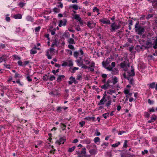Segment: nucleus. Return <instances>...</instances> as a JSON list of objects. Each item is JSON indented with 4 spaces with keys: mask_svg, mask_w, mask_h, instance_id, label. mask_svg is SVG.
<instances>
[{
    "mask_svg": "<svg viewBox=\"0 0 157 157\" xmlns=\"http://www.w3.org/2000/svg\"><path fill=\"white\" fill-rule=\"evenodd\" d=\"M152 44V45H153V48L154 49H156L157 48V37L154 40V41L153 42Z\"/></svg>",
    "mask_w": 157,
    "mask_h": 157,
    "instance_id": "obj_19",
    "label": "nucleus"
},
{
    "mask_svg": "<svg viewBox=\"0 0 157 157\" xmlns=\"http://www.w3.org/2000/svg\"><path fill=\"white\" fill-rule=\"evenodd\" d=\"M43 79L44 81H47L48 79V76L47 75H45V76H44L43 77Z\"/></svg>",
    "mask_w": 157,
    "mask_h": 157,
    "instance_id": "obj_57",
    "label": "nucleus"
},
{
    "mask_svg": "<svg viewBox=\"0 0 157 157\" xmlns=\"http://www.w3.org/2000/svg\"><path fill=\"white\" fill-rule=\"evenodd\" d=\"M37 52V51L34 49H32L30 50V53L31 54H35Z\"/></svg>",
    "mask_w": 157,
    "mask_h": 157,
    "instance_id": "obj_43",
    "label": "nucleus"
},
{
    "mask_svg": "<svg viewBox=\"0 0 157 157\" xmlns=\"http://www.w3.org/2000/svg\"><path fill=\"white\" fill-rule=\"evenodd\" d=\"M120 143L119 142H118L117 143H116L115 144H113L112 145V146L113 147H115L118 146L120 145Z\"/></svg>",
    "mask_w": 157,
    "mask_h": 157,
    "instance_id": "obj_39",
    "label": "nucleus"
},
{
    "mask_svg": "<svg viewBox=\"0 0 157 157\" xmlns=\"http://www.w3.org/2000/svg\"><path fill=\"white\" fill-rule=\"evenodd\" d=\"M84 143L86 144H90V139H85L83 141Z\"/></svg>",
    "mask_w": 157,
    "mask_h": 157,
    "instance_id": "obj_31",
    "label": "nucleus"
},
{
    "mask_svg": "<svg viewBox=\"0 0 157 157\" xmlns=\"http://www.w3.org/2000/svg\"><path fill=\"white\" fill-rule=\"evenodd\" d=\"M76 147L74 146H73L71 148H69L68 150V152H71L73 151L75 149Z\"/></svg>",
    "mask_w": 157,
    "mask_h": 157,
    "instance_id": "obj_35",
    "label": "nucleus"
},
{
    "mask_svg": "<svg viewBox=\"0 0 157 157\" xmlns=\"http://www.w3.org/2000/svg\"><path fill=\"white\" fill-rule=\"evenodd\" d=\"M74 18L75 19L80 21L81 20V18L78 14H75L74 16Z\"/></svg>",
    "mask_w": 157,
    "mask_h": 157,
    "instance_id": "obj_28",
    "label": "nucleus"
},
{
    "mask_svg": "<svg viewBox=\"0 0 157 157\" xmlns=\"http://www.w3.org/2000/svg\"><path fill=\"white\" fill-rule=\"evenodd\" d=\"M26 19L28 21H33V19L30 16H27Z\"/></svg>",
    "mask_w": 157,
    "mask_h": 157,
    "instance_id": "obj_32",
    "label": "nucleus"
},
{
    "mask_svg": "<svg viewBox=\"0 0 157 157\" xmlns=\"http://www.w3.org/2000/svg\"><path fill=\"white\" fill-rule=\"evenodd\" d=\"M105 95H104L102 99L100 100V102L98 103V105H101L104 104L105 103L106 101V100L105 99Z\"/></svg>",
    "mask_w": 157,
    "mask_h": 157,
    "instance_id": "obj_11",
    "label": "nucleus"
},
{
    "mask_svg": "<svg viewBox=\"0 0 157 157\" xmlns=\"http://www.w3.org/2000/svg\"><path fill=\"white\" fill-rule=\"evenodd\" d=\"M102 64L103 67H105L106 69V68L107 67L106 66H107V65H108V64H106V63H105V62L104 61L102 62Z\"/></svg>",
    "mask_w": 157,
    "mask_h": 157,
    "instance_id": "obj_58",
    "label": "nucleus"
},
{
    "mask_svg": "<svg viewBox=\"0 0 157 157\" xmlns=\"http://www.w3.org/2000/svg\"><path fill=\"white\" fill-rule=\"evenodd\" d=\"M84 61L85 62V63L86 65H88L90 63V61L86 59H84Z\"/></svg>",
    "mask_w": 157,
    "mask_h": 157,
    "instance_id": "obj_48",
    "label": "nucleus"
},
{
    "mask_svg": "<svg viewBox=\"0 0 157 157\" xmlns=\"http://www.w3.org/2000/svg\"><path fill=\"white\" fill-rule=\"evenodd\" d=\"M68 47L69 48H70L71 49H72V50L75 49L74 47V46L71 44H69L68 45Z\"/></svg>",
    "mask_w": 157,
    "mask_h": 157,
    "instance_id": "obj_53",
    "label": "nucleus"
},
{
    "mask_svg": "<svg viewBox=\"0 0 157 157\" xmlns=\"http://www.w3.org/2000/svg\"><path fill=\"white\" fill-rule=\"evenodd\" d=\"M119 72V70L116 68H113L111 71V74L113 75L118 74Z\"/></svg>",
    "mask_w": 157,
    "mask_h": 157,
    "instance_id": "obj_16",
    "label": "nucleus"
},
{
    "mask_svg": "<svg viewBox=\"0 0 157 157\" xmlns=\"http://www.w3.org/2000/svg\"><path fill=\"white\" fill-rule=\"evenodd\" d=\"M95 118L94 117H86L85 118V119L86 120L88 121H95Z\"/></svg>",
    "mask_w": 157,
    "mask_h": 157,
    "instance_id": "obj_21",
    "label": "nucleus"
},
{
    "mask_svg": "<svg viewBox=\"0 0 157 157\" xmlns=\"http://www.w3.org/2000/svg\"><path fill=\"white\" fill-rule=\"evenodd\" d=\"M82 68H84L85 69H86L87 68L89 69L90 68L89 67L87 66L84 64H83L82 66Z\"/></svg>",
    "mask_w": 157,
    "mask_h": 157,
    "instance_id": "obj_52",
    "label": "nucleus"
},
{
    "mask_svg": "<svg viewBox=\"0 0 157 157\" xmlns=\"http://www.w3.org/2000/svg\"><path fill=\"white\" fill-rule=\"evenodd\" d=\"M149 87L152 89L155 88L157 90V83L155 84V82H152L149 85Z\"/></svg>",
    "mask_w": 157,
    "mask_h": 157,
    "instance_id": "obj_14",
    "label": "nucleus"
},
{
    "mask_svg": "<svg viewBox=\"0 0 157 157\" xmlns=\"http://www.w3.org/2000/svg\"><path fill=\"white\" fill-rule=\"evenodd\" d=\"M67 62V63L68 66L69 67H71L73 65V63L72 61L69 60Z\"/></svg>",
    "mask_w": 157,
    "mask_h": 157,
    "instance_id": "obj_34",
    "label": "nucleus"
},
{
    "mask_svg": "<svg viewBox=\"0 0 157 157\" xmlns=\"http://www.w3.org/2000/svg\"><path fill=\"white\" fill-rule=\"evenodd\" d=\"M109 113H105L103 114L102 115V116L104 117V118L106 119L107 117H109Z\"/></svg>",
    "mask_w": 157,
    "mask_h": 157,
    "instance_id": "obj_44",
    "label": "nucleus"
},
{
    "mask_svg": "<svg viewBox=\"0 0 157 157\" xmlns=\"http://www.w3.org/2000/svg\"><path fill=\"white\" fill-rule=\"evenodd\" d=\"M80 56H81V55H80ZM79 58V59L76 60V62L77 63V64H78V66H82V65H83L82 63V62H81L80 61V60H82V57L80 56Z\"/></svg>",
    "mask_w": 157,
    "mask_h": 157,
    "instance_id": "obj_17",
    "label": "nucleus"
},
{
    "mask_svg": "<svg viewBox=\"0 0 157 157\" xmlns=\"http://www.w3.org/2000/svg\"><path fill=\"white\" fill-rule=\"evenodd\" d=\"M100 138L98 137H95L94 139V142L95 143H96L98 142H100Z\"/></svg>",
    "mask_w": 157,
    "mask_h": 157,
    "instance_id": "obj_30",
    "label": "nucleus"
},
{
    "mask_svg": "<svg viewBox=\"0 0 157 157\" xmlns=\"http://www.w3.org/2000/svg\"><path fill=\"white\" fill-rule=\"evenodd\" d=\"M89 152L91 155H95L98 152L97 149H92L89 150Z\"/></svg>",
    "mask_w": 157,
    "mask_h": 157,
    "instance_id": "obj_13",
    "label": "nucleus"
},
{
    "mask_svg": "<svg viewBox=\"0 0 157 157\" xmlns=\"http://www.w3.org/2000/svg\"><path fill=\"white\" fill-rule=\"evenodd\" d=\"M67 42L69 44H75V41L72 38H70L67 40Z\"/></svg>",
    "mask_w": 157,
    "mask_h": 157,
    "instance_id": "obj_24",
    "label": "nucleus"
},
{
    "mask_svg": "<svg viewBox=\"0 0 157 157\" xmlns=\"http://www.w3.org/2000/svg\"><path fill=\"white\" fill-rule=\"evenodd\" d=\"M150 114H149L148 112H145L144 113V116L146 117H149L150 116Z\"/></svg>",
    "mask_w": 157,
    "mask_h": 157,
    "instance_id": "obj_46",
    "label": "nucleus"
},
{
    "mask_svg": "<svg viewBox=\"0 0 157 157\" xmlns=\"http://www.w3.org/2000/svg\"><path fill=\"white\" fill-rule=\"evenodd\" d=\"M65 77V76L63 75H59L58 76L57 79V82H60L62 78Z\"/></svg>",
    "mask_w": 157,
    "mask_h": 157,
    "instance_id": "obj_23",
    "label": "nucleus"
},
{
    "mask_svg": "<svg viewBox=\"0 0 157 157\" xmlns=\"http://www.w3.org/2000/svg\"><path fill=\"white\" fill-rule=\"evenodd\" d=\"M131 67L132 68L131 70H128V69H127V71H125L128 75L127 77H131L132 76H134L135 75V73L134 72V69L133 68H132V66Z\"/></svg>",
    "mask_w": 157,
    "mask_h": 157,
    "instance_id": "obj_5",
    "label": "nucleus"
},
{
    "mask_svg": "<svg viewBox=\"0 0 157 157\" xmlns=\"http://www.w3.org/2000/svg\"><path fill=\"white\" fill-rule=\"evenodd\" d=\"M135 32L140 36L142 35L145 31L144 27L140 26L139 25L138 21L136 23L135 26Z\"/></svg>",
    "mask_w": 157,
    "mask_h": 157,
    "instance_id": "obj_1",
    "label": "nucleus"
},
{
    "mask_svg": "<svg viewBox=\"0 0 157 157\" xmlns=\"http://www.w3.org/2000/svg\"><path fill=\"white\" fill-rule=\"evenodd\" d=\"M99 11V10L96 7H95L93 9V12H95V11H96L97 12H98Z\"/></svg>",
    "mask_w": 157,
    "mask_h": 157,
    "instance_id": "obj_59",
    "label": "nucleus"
},
{
    "mask_svg": "<svg viewBox=\"0 0 157 157\" xmlns=\"http://www.w3.org/2000/svg\"><path fill=\"white\" fill-rule=\"evenodd\" d=\"M108 144H109V143H108L105 142V143H103L101 144V146H103L104 145H105V147H104L103 148H105L108 145Z\"/></svg>",
    "mask_w": 157,
    "mask_h": 157,
    "instance_id": "obj_50",
    "label": "nucleus"
},
{
    "mask_svg": "<svg viewBox=\"0 0 157 157\" xmlns=\"http://www.w3.org/2000/svg\"><path fill=\"white\" fill-rule=\"evenodd\" d=\"M152 116L153 117H151V119L153 122L156 119L157 117L155 115H152Z\"/></svg>",
    "mask_w": 157,
    "mask_h": 157,
    "instance_id": "obj_41",
    "label": "nucleus"
},
{
    "mask_svg": "<svg viewBox=\"0 0 157 157\" xmlns=\"http://www.w3.org/2000/svg\"><path fill=\"white\" fill-rule=\"evenodd\" d=\"M56 78L53 75L51 76L50 77L48 76V79H49L50 81H52L55 79Z\"/></svg>",
    "mask_w": 157,
    "mask_h": 157,
    "instance_id": "obj_33",
    "label": "nucleus"
},
{
    "mask_svg": "<svg viewBox=\"0 0 157 157\" xmlns=\"http://www.w3.org/2000/svg\"><path fill=\"white\" fill-rule=\"evenodd\" d=\"M151 2L153 7L154 8H157V0H152Z\"/></svg>",
    "mask_w": 157,
    "mask_h": 157,
    "instance_id": "obj_20",
    "label": "nucleus"
},
{
    "mask_svg": "<svg viewBox=\"0 0 157 157\" xmlns=\"http://www.w3.org/2000/svg\"><path fill=\"white\" fill-rule=\"evenodd\" d=\"M113 85L115 84L117 82V77H114L113 78Z\"/></svg>",
    "mask_w": 157,
    "mask_h": 157,
    "instance_id": "obj_36",
    "label": "nucleus"
},
{
    "mask_svg": "<svg viewBox=\"0 0 157 157\" xmlns=\"http://www.w3.org/2000/svg\"><path fill=\"white\" fill-rule=\"evenodd\" d=\"M111 101L110 100H109L108 101H107V103H106L105 105L108 107H109L110 105H111Z\"/></svg>",
    "mask_w": 157,
    "mask_h": 157,
    "instance_id": "obj_40",
    "label": "nucleus"
},
{
    "mask_svg": "<svg viewBox=\"0 0 157 157\" xmlns=\"http://www.w3.org/2000/svg\"><path fill=\"white\" fill-rule=\"evenodd\" d=\"M85 122L84 121H82L79 122V124L81 125V126L82 127L85 124Z\"/></svg>",
    "mask_w": 157,
    "mask_h": 157,
    "instance_id": "obj_63",
    "label": "nucleus"
},
{
    "mask_svg": "<svg viewBox=\"0 0 157 157\" xmlns=\"http://www.w3.org/2000/svg\"><path fill=\"white\" fill-rule=\"evenodd\" d=\"M69 80L70 81L68 82V84L69 85H71L73 83H74L75 84L77 83V82L76 81L75 78L73 77V76H71L69 78Z\"/></svg>",
    "mask_w": 157,
    "mask_h": 157,
    "instance_id": "obj_9",
    "label": "nucleus"
},
{
    "mask_svg": "<svg viewBox=\"0 0 157 157\" xmlns=\"http://www.w3.org/2000/svg\"><path fill=\"white\" fill-rule=\"evenodd\" d=\"M127 79L129 80L130 84L133 85L134 84V81L132 77H127Z\"/></svg>",
    "mask_w": 157,
    "mask_h": 157,
    "instance_id": "obj_18",
    "label": "nucleus"
},
{
    "mask_svg": "<svg viewBox=\"0 0 157 157\" xmlns=\"http://www.w3.org/2000/svg\"><path fill=\"white\" fill-rule=\"evenodd\" d=\"M153 16V15L152 14H149L146 17V18L148 20L150 19V18L152 17Z\"/></svg>",
    "mask_w": 157,
    "mask_h": 157,
    "instance_id": "obj_51",
    "label": "nucleus"
},
{
    "mask_svg": "<svg viewBox=\"0 0 157 157\" xmlns=\"http://www.w3.org/2000/svg\"><path fill=\"white\" fill-rule=\"evenodd\" d=\"M86 25L90 29L94 28L96 25V23L92 21H90L87 22Z\"/></svg>",
    "mask_w": 157,
    "mask_h": 157,
    "instance_id": "obj_6",
    "label": "nucleus"
},
{
    "mask_svg": "<svg viewBox=\"0 0 157 157\" xmlns=\"http://www.w3.org/2000/svg\"><path fill=\"white\" fill-rule=\"evenodd\" d=\"M95 134L97 136H99L101 134L100 132L98 131V130L96 129V132L95 133Z\"/></svg>",
    "mask_w": 157,
    "mask_h": 157,
    "instance_id": "obj_49",
    "label": "nucleus"
},
{
    "mask_svg": "<svg viewBox=\"0 0 157 157\" xmlns=\"http://www.w3.org/2000/svg\"><path fill=\"white\" fill-rule=\"evenodd\" d=\"M66 140V139L65 137H60L58 140H57L56 142V143L59 145H60L61 144H63Z\"/></svg>",
    "mask_w": 157,
    "mask_h": 157,
    "instance_id": "obj_8",
    "label": "nucleus"
},
{
    "mask_svg": "<svg viewBox=\"0 0 157 157\" xmlns=\"http://www.w3.org/2000/svg\"><path fill=\"white\" fill-rule=\"evenodd\" d=\"M152 46V42L150 40H147L144 43L143 47L145 48L148 49L151 47Z\"/></svg>",
    "mask_w": 157,
    "mask_h": 157,
    "instance_id": "obj_4",
    "label": "nucleus"
},
{
    "mask_svg": "<svg viewBox=\"0 0 157 157\" xmlns=\"http://www.w3.org/2000/svg\"><path fill=\"white\" fill-rule=\"evenodd\" d=\"M70 7L72 8L75 10H77L78 8V5L76 4H73L70 6Z\"/></svg>",
    "mask_w": 157,
    "mask_h": 157,
    "instance_id": "obj_25",
    "label": "nucleus"
},
{
    "mask_svg": "<svg viewBox=\"0 0 157 157\" xmlns=\"http://www.w3.org/2000/svg\"><path fill=\"white\" fill-rule=\"evenodd\" d=\"M99 21L101 22L102 23L104 24H110V21L109 20H107L106 18L100 19L99 20Z\"/></svg>",
    "mask_w": 157,
    "mask_h": 157,
    "instance_id": "obj_10",
    "label": "nucleus"
},
{
    "mask_svg": "<svg viewBox=\"0 0 157 157\" xmlns=\"http://www.w3.org/2000/svg\"><path fill=\"white\" fill-rule=\"evenodd\" d=\"M120 25L118 24L117 25L115 22L112 23L111 25V28L110 29L111 32H114L115 30L118 29L120 28Z\"/></svg>",
    "mask_w": 157,
    "mask_h": 157,
    "instance_id": "obj_3",
    "label": "nucleus"
},
{
    "mask_svg": "<svg viewBox=\"0 0 157 157\" xmlns=\"http://www.w3.org/2000/svg\"><path fill=\"white\" fill-rule=\"evenodd\" d=\"M111 59L110 58H108L106 60L105 62L106 63V64H109L111 61Z\"/></svg>",
    "mask_w": 157,
    "mask_h": 157,
    "instance_id": "obj_38",
    "label": "nucleus"
},
{
    "mask_svg": "<svg viewBox=\"0 0 157 157\" xmlns=\"http://www.w3.org/2000/svg\"><path fill=\"white\" fill-rule=\"evenodd\" d=\"M115 91L113 90H110L107 92V93L111 94L113 93H115Z\"/></svg>",
    "mask_w": 157,
    "mask_h": 157,
    "instance_id": "obj_64",
    "label": "nucleus"
},
{
    "mask_svg": "<svg viewBox=\"0 0 157 157\" xmlns=\"http://www.w3.org/2000/svg\"><path fill=\"white\" fill-rule=\"evenodd\" d=\"M25 4V3L22 2H20L18 4V5L20 7H22Z\"/></svg>",
    "mask_w": 157,
    "mask_h": 157,
    "instance_id": "obj_45",
    "label": "nucleus"
},
{
    "mask_svg": "<svg viewBox=\"0 0 157 157\" xmlns=\"http://www.w3.org/2000/svg\"><path fill=\"white\" fill-rule=\"evenodd\" d=\"M27 76L26 77V79H27V81L29 82H31L32 81V79L30 78V76H29V75L27 74Z\"/></svg>",
    "mask_w": 157,
    "mask_h": 157,
    "instance_id": "obj_37",
    "label": "nucleus"
},
{
    "mask_svg": "<svg viewBox=\"0 0 157 157\" xmlns=\"http://www.w3.org/2000/svg\"><path fill=\"white\" fill-rule=\"evenodd\" d=\"M148 103L150 105H152L154 103V101L152 100H151L150 99L148 100Z\"/></svg>",
    "mask_w": 157,
    "mask_h": 157,
    "instance_id": "obj_56",
    "label": "nucleus"
},
{
    "mask_svg": "<svg viewBox=\"0 0 157 157\" xmlns=\"http://www.w3.org/2000/svg\"><path fill=\"white\" fill-rule=\"evenodd\" d=\"M113 68V67H112L111 66H110V65H109L108 67L106 68V69L107 70H108V71H112Z\"/></svg>",
    "mask_w": 157,
    "mask_h": 157,
    "instance_id": "obj_42",
    "label": "nucleus"
},
{
    "mask_svg": "<svg viewBox=\"0 0 157 157\" xmlns=\"http://www.w3.org/2000/svg\"><path fill=\"white\" fill-rule=\"evenodd\" d=\"M14 17L15 19H21L22 18V16L20 14H17L15 15H14L13 16Z\"/></svg>",
    "mask_w": 157,
    "mask_h": 157,
    "instance_id": "obj_27",
    "label": "nucleus"
},
{
    "mask_svg": "<svg viewBox=\"0 0 157 157\" xmlns=\"http://www.w3.org/2000/svg\"><path fill=\"white\" fill-rule=\"evenodd\" d=\"M58 42V40L56 39H55L53 42H52V44L51 45L52 47H53L55 46H57V43Z\"/></svg>",
    "mask_w": 157,
    "mask_h": 157,
    "instance_id": "obj_29",
    "label": "nucleus"
},
{
    "mask_svg": "<svg viewBox=\"0 0 157 157\" xmlns=\"http://www.w3.org/2000/svg\"><path fill=\"white\" fill-rule=\"evenodd\" d=\"M40 26H38V27H36L35 28V31L36 32H39L40 31Z\"/></svg>",
    "mask_w": 157,
    "mask_h": 157,
    "instance_id": "obj_61",
    "label": "nucleus"
},
{
    "mask_svg": "<svg viewBox=\"0 0 157 157\" xmlns=\"http://www.w3.org/2000/svg\"><path fill=\"white\" fill-rule=\"evenodd\" d=\"M109 82H106V83L104 85H103L102 86H101V88L104 89L106 90L108 89L109 86V84H108Z\"/></svg>",
    "mask_w": 157,
    "mask_h": 157,
    "instance_id": "obj_22",
    "label": "nucleus"
},
{
    "mask_svg": "<svg viewBox=\"0 0 157 157\" xmlns=\"http://www.w3.org/2000/svg\"><path fill=\"white\" fill-rule=\"evenodd\" d=\"M79 53L81 54V55H82L83 54V52L82 49H81L78 51H75L74 52L73 56L76 58H77L79 55Z\"/></svg>",
    "mask_w": 157,
    "mask_h": 157,
    "instance_id": "obj_7",
    "label": "nucleus"
},
{
    "mask_svg": "<svg viewBox=\"0 0 157 157\" xmlns=\"http://www.w3.org/2000/svg\"><path fill=\"white\" fill-rule=\"evenodd\" d=\"M128 141L127 140H125L124 141V144L123 145V147H126L127 146V143Z\"/></svg>",
    "mask_w": 157,
    "mask_h": 157,
    "instance_id": "obj_60",
    "label": "nucleus"
},
{
    "mask_svg": "<svg viewBox=\"0 0 157 157\" xmlns=\"http://www.w3.org/2000/svg\"><path fill=\"white\" fill-rule=\"evenodd\" d=\"M135 49H143V47L138 45L136 46V47L135 48Z\"/></svg>",
    "mask_w": 157,
    "mask_h": 157,
    "instance_id": "obj_54",
    "label": "nucleus"
},
{
    "mask_svg": "<svg viewBox=\"0 0 157 157\" xmlns=\"http://www.w3.org/2000/svg\"><path fill=\"white\" fill-rule=\"evenodd\" d=\"M7 60V57L5 55H3L0 57V63L4 61L5 62Z\"/></svg>",
    "mask_w": 157,
    "mask_h": 157,
    "instance_id": "obj_15",
    "label": "nucleus"
},
{
    "mask_svg": "<svg viewBox=\"0 0 157 157\" xmlns=\"http://www.w3.org/2000/svg\"><path fill=\"white\" fill-rule=\"evenodd\" d=\"M63 36L66 38H68L69 37L68 33H65L63 35Z\"/></svg>",
    "mask_w": 157,
    "mask_h": 157,
    "instance_id": "obj_47",
    "label": "nucleus"
},
{
    "mask_svg": "<svg viewBox=\"0 0 157 157\" xmlns=\"http://www.w3.org/2000/svg\"><path fill=\"white\" fill-rule=\"evenodd\" d=\"M86 148L84 147L82 148L81 151H78L76 152V154L78 155V157H83L86 155Z\"/></svg>",
    "mask_w": 157,
    "mask_h": 157,
    "instance_id": "obj_2",
    "label": "nucleus"
},
{
    "mask_svg": "<svg viewBox=\"0 0 157 157\" xmlns=\"http://www.w3.org/2000/svg\"><path fill=\"white\" fill-rule=\"evenodd\" d=\"M82 77V76L81 75H79L77 76V79L78 80H81V78Z\"/></svg>",
    "mask_w": 157,
    "mask_h": 157,
    "instance_id": "obj_62",
    "label": "nucleus"
},
{
    "mask_svg": "<svg viewBox=\"0 0 157 157\" xmlns=\"http://www.w3.org/2000/svg\"><path fill=\"white\" fill-rule=\"evenodd\" d=\"M120 66L122 68H123L124 70L125 71H127V68L126 67V64L124 63H121L120 64Z\"/></svg>",
    "mask_w": 157,
    "mask_h": 157,
    "instance_id": "obj_26",
    "label": "nucleus"
},
{
    "mask_svg": "<svg viewBox=\"0 0 157 157\" xmlns=\"http://www.w3.org/2000/svg\"><path fill=\"white\" fill-rule=\"evenodd\" d=\"M54 11L55 13H58L59 12V10L56 8H55L54 9Z\"/></svg>",
    "mask_w": 157,
    "mask_h": 157,
    "instance_id": "obj_55",
    "label": "nucleus"
},
{
    "mask_svg": "<svg viewBox=\"0 0 157 157\" xmlns=\"http://www.w3.org/2000/svg\"><path fill=\"white\" fill-rule=\"evenodd\" d=\"M67 22V21L66 19H63L62 20H60L59 25V26L61 27L63 25H65Z\"/></svg>",
    "mask_w": 157,
    "mask_h": 157,
    "instance_id": "obj_12",
    "label": "nucleus"
}]
</instances>
